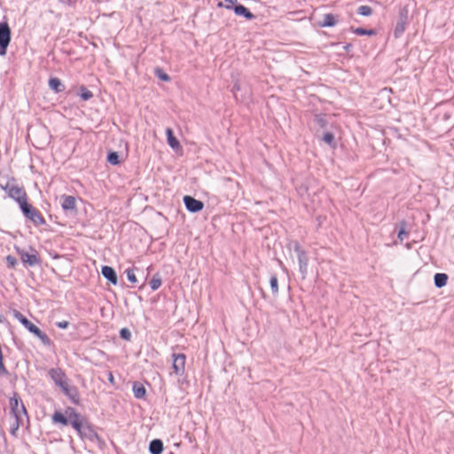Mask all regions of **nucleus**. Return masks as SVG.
Wrapping results in <instances>:
<instances>
[{"label": "nucleus", "instance_id": "40", "mask_svg": "<svg viewBox=\"0 0 454 454\" xmlns=\"http://www.w3.org/2000/svg\"><path fill=\"white\" fill-rule=\"evenodd\" d=\"M106 375H107V380L109 381V383L113 386L115 385V380H114V374L111 371H107L106 372Z\"/></svg>", "mask_w": 454, "mask_h": 454}, {"label": "nucleus", "instance_id": "45", "mask_svg": "<svg viewBox=\"0 0 454 454\" xmlns=\"http://www.w3.org/2000/svg\"><path fill=\"white\" fill-rule=\"evenodd\" d=\"M217 6H218V7H223V3H222V2H219V3H218V4H217Z\"/></svg>", "mask_w": 454, "mask_h": 454}, {"label": "nucleus", "instance_id": "32", "mask_svg": "<svg viewBox=\"0 0 454 454\" xmlns=\"http://www.w3.org/2000/svg\"><path fill=\"white\" fill-rule=\"evenodd\" d=\"M314 121L320 128H326L328 122L325 114H316L314 116Z\"/></svg>", "mask_w": 454, "mask_h": 454}, {"label": "nucleus", "instance_id": "37", "mask_svg": "<svg viewBox=\"0 0 454 454\" xmlns=\"http://www.w3.org/2000/svg\"><path fill=\"white\" fill-rule=\"evenodd\" d=\"M308 265L309 264H299V270H300V273L301 274V278L302 279H305L306 277H307Z\"/></svg>", "mask_w": 454, "mask_h": 454}, {"label": "nucleus", "instance_id": "17", "mask_svg": "<svg viewBox=\"0 0 454 454\" xmlns=\"http://www.w3.org/2000/svg\"><path fill=\"white\" fill-rule=\"evenodd\" d=\"M166 137L168 145L175 151L181 150L182 146L180 145L179 140L174 134V131L171 128L166 129Z\"/></svg>", "mask_w": 454, "mask_h": 454}, {"label": "nucleus", "instance_id": "47", "mask_svg": "<svg viewBox=\"0 0 454 454\" xmlns=\"http://www.w3.org/2000/svg\"><path fill=\"white\" fill-rule=\"evenodd\" d=\"M144 286H145V282L139 286V289H142Z\"/></svg>", "mask_w": 454, "mask_h": 454}, {"label": "nucleus", "instance_id": "34", "mask_svg": "<svg viewBox=\"0 0 454 454\" xmlns=\"http://www.w3.org/2000/svg\"><path fill=\"white\" fill-rule=\"evenodd\" d=\"M120 338L126 341H130L131 340V332L129 328L123 327L120 330Z\"/></svg>", "mask_w": 454, "mask_h": 454}, {"label": "nucleus", "instance_id": "22", "mask_svg": "<svg viewBox=\"0 0 454 454\" xmlns=\"http://www.w3.org/2000/svg\"><path fill=\"white\" fill-rule=\"evenodd\" d=\"M150 454H161L164 450L163 442L160 439H153L149 442Z\"/></svg>", "mask_w": 454, "mask_h": 454}, {"label": "nucleus", "instance_id": "5", "mask_svg": "<svg viewBox=\"0 0 454 454\" xmlns=\"http://www.w3.org/2000/svg\"><path fill=\"white\" fill-rule=\"evenodd\" d=\"M27 251L20 247L15 246L16 253L20 255L21 262L27 267H34L40 264V257L38 252L32 247Z\"/></svg>", "mask_w": 454, "mask_h": 454}, {"label": "nucleus", "instance_id": "10", "mask_svg": "<svg viewBox=\"0 0 454 454\" xmlns=\"http://www.w3.org/2000/svg\"><path fill=\"white\" fill-rule=\"evenodd\" d=\"M183 201L187 211L193 214L200 212L205 206L203 201L197 200L190 195H184Z\"/></svg>", "mask_w": 454, "mask_h": 454}, {"label": "nucleus", "instance_id": "38", "mask_svg": "<svg viewBox=\"0 0 454 454\" xmlns=\"http://www.w3.org/2000/svg\"><path fill=\"white\" fill-rule=\"evenodd\" d=\"M240 90H241V86H240V84H239L238 82H236L233 84V86H232V88H231V91L233 93V95H234V97H235V98H236L237 100L239 99V98H238V94H237V93H238V91H240Z\"/></svg>", "mask_w": 454, "mask_h": 454}, {"label": "nucleus", "instance_id": "23", "mask_svg": "<svg viewBox=\"0 0 454 454\" xmlns=\"http://www.w3.org/2000/svg\"><path fill=\"white\" fill-rule=\"evenodd\" d=\"M449 276L446 273H435L434 276V284L437 288H442L447 285Z\"/></svg>", "mask_w": 454, "mask_h": 454}, {"label": "nucleus", "instance_id": "46", "mask_svg": "<svg viewBox=\"0 0 454 454\" xmlns=\"http://www.w3.org/2000/svg\"><path fill=\"white\" fill-rule=\"evenodd\" d=\"M391 130H393L394 132L397 133L398 132V129L396 128H393L391 129Z\"/></svg>", "mask_w": 454, "mask_h": 454}, {"label": "nucleus", "instance_id": "43", "mask_svg": "<svg viewBox=\"0 0 454 454\" xmlns=\"http://www.w3.org/2000/svg\"><path fill=\"white\" fill-rule=\"evenodd\" d=\"M353 48V45L351 43H347L346 45L343 46V49L348 52L351 49Z\"/></svg>", "mask_w": 454, "mask_h": 454}, {"label": "nucleus", "instance_id": "11", "mask_svg": "<svg viewBox=\"0 0 454 454\" xmlns=\"http://www.w3.org/2000/svg\"><path fill=\"white\" fill-rule=\"evenodd\" d=\"M172 369L176 375H183L185 370L186 356L183 353L172 354Z\"/></svg>", "mask_w": 454, "mask_h": 454}, {"label": "nucleus", "instance_id": "30", "mask_svg": "<svg viewBox=\"0 0 454 454\" xmlns=\"http://www.w3.org/2000/svg\"><path fill=\"white\" fill-rule=\"evenodd\" d=\"M270 286L272 292V294L274 296H277L278 294V280L277 274H271L270 278Z\"/></svg>", "mask_w": 454, "mask_h": 454}, {"label": "nucleus", "instance_id": "13", "mask_svg": "<svg viewBox=\"0 0 454 454\" xmlns=\"http://www.w3.org/2000/svg\"><path fill=\"white\" fill-rule=\"evenodd\" d=\"M48 375L59 387H61L67 382L65 372L59 367L50 369Z\"/></svg>", "mask_w": 454, "mask_h": 454}, {"label": "nucleus", "instance_id": "29", "mask_svg": "<svg viewBox=\"0 0 454 454\" xmlns=\"http://www.w3.org/2000/svg\"><path fill=\"white\" fill-rule=\"evenodd\" d=\"M154 74L159 80L162 82H169L171 80V77L161 67H159L154 68Z\"/></svg>", "mask_w": 454, "mask_h": 454}, {"label": "nucleus", "instance_id": "3", "mask_svg": "<svg viewBox=\"0 0 454 454\" xmlns=\"http://www.w3.org/2000/svg\"><path fill=\"white\" fill-rule=\"evenodd\" d=\"M15 182V178L12 177L11 182L7 181L4 184L0 183V188L4 190L11 199L17 202L19 207H20L28 201V197L25 188L14 184Z\"/></svg>", "mask_w": 454, "mask_h": 454}, {"label": "nucleus", "instance_id": "27", "mask_svg": "<svg viewBox=\"0 0 454 454\" xmlns=\"http://www.w3.org/2000/svg\"><path fill=\"white\" fill-rule=\"evenodd\" d=\"M107 162L113 166H117L121 163L120 154L115 151H109L106 157Z\"/></svg>", "mask_w": 454, "mask_h": 454}, {"label": "nucleus", "instance_id": "39", "mask_svg": "<svg viewBox=\"0 0 454 454\" xmlns=\"http://www.w3.org/2000/svg\"><path fill=\"white\" fill-rule=\"evenodd\" d=\"M70 323L67 320L58 321L55 323V325L60 329H67L69 326Z\"/></svg>", "mask_w": 454, "mask_h": 454}, {"label": "nucleus", "instance_id": "20", "mask_svg": "<svg viewBox=\"0 0 454 454\" xmlns=\"http://www.w3.org/2000/svg\"><path fill=\"white\" fill-rule=\"evenodd\" d=\"M408 223L405 220H401L395 228V231H397V239L400 242H403L404 239H406L409 235V231H407Z\"/></svg>", "mask_w": 454, "mask_h": 454}, {"label": "nucleus", "instance_id": "33", "mask_svg": "<svg viewBox=\"0 0 454 454\" xmlns=\"http://www.w3.org/2000/svg\"><path fill=\"white\" fill-rule=\"evenodd\" d=\"M136 270H137L136 268ZM135 269L134 268H129L125 270V273L127 275L128 280L132 284H137L138 282L137 276L135 274Z\"/></svg>", "mask_w": 454, "mask_h": 454}, {"label": "nucleus", "instance_id": "15", "mask_svg": "<svg viewBox=\"0 0 454 454\" xmlns=\"http://www.w3.org/2000/svg\"><path fill=\"white\" fill-rule=\"evenodd\" d=\"M289 249H294V251L297 254L298 262L299 264H309V256L305 250H303L300 245V243L296 240H292L288 244Z\"/></svg>", "mask_w": 454, "mask_h": 454}, {"label": "nucleus", "instance_id": "12", "mask_svg": "<svg viewBox=\"0 0 454 454\" xmlns=\"http://www.w3.org/2000/svg\"><path fill=\"white\" fill-rule=\"evenodd\" d=\"M224 7L228 10H233L234 13L237 16H240L245 18L247 20H252L255 18L254 14L251 12V11L246 7L242 4H236V5H224Z\"/></svg>", "mask_w": 454, "mask_h": 454}, {"label": "nucleus", "instance_id": "7", "mask_svg": "<svg viewBox=\"0 0 454 454\" xmlns=\"http://www.w3.org/2000/svg\"><path fill=\"white\" fill-rule=\"evenodd\" d=\"M12 40V30L7 21L0 22V56H5Z\"/></svg>", "mask_w": 454, "mask_h": 454}, {"label": "nucleus", "instance_id": "6", "mask_svg": "<svg viewBox=\"0 0 454 454\" xmlns=\"http://www.w3.org/2000/svg\"><path fill=\"white\" fill-rule=\"evenodd\" d=\"M9 404L11 409V414L17 419H22L24 415L28 420V414L25 404L23 403L19 393L13 392V395L9 399Z\"/></svg>", "mask_w": 454, "mask_h": 454}, {"label": "nucleus", "instance_id": "42", "mask_svg": "<svg viewBox=\"0 0 454 454\" xmlns=\"http://www.w3.org/2000/svg\"><path fill=\"white\" fill-rule=\"evenodd\" d=\"M226 4L225 5H236L238 4L237 0H224Z\"/></svg>", "mask_w": 454, "mask_h": 454}, {"label": "nucleus", "instance_id": "19", "mask_svg": "<svg viewBox=\"0 0 454 454\" xmlns=\"http://www.w3.org/2000/svg\"><path fill=\"white\" fill-rule=\"evenodd\" d=\"M49 88L53 90L55 93L63 92L66 90V86L62 82V81L58 77H50L48 81Z\"/></svg>", "mask_w": 454, "mask_h": 454}, {"label": "nucleus", "instance_id": "26", "mask_svg": "<svg viewBox=\"0 0 454 454\" xmlns=\"http://www.w3.org/2000/svg\"><path fill=\"white\" fill-rule=\"evenodd\" d=\"M322 140L331 148L335 149L338 145L333 133L326 131L323 134Z\"/></svg>", "mask_w": 454, "mask_h": 454}, {"label": "nucleus", "instance_id": "21", "mask_svg": "<svg viewBox=\"0 0 454 454\" xmlns=\"http://www.w3.org/2000/svg\"><path fill=\"white\" fill-rule=\"evenodd\" d=\"M132 392L137 399H145L146 397V389L145 386L139 381L133 382Z\"/></svg>", "mask_w": 454, "mask_h": 454}, {"label": "nucleus", "instance_id": "2", "mask_svg": "<svg viewBox=\"0 0 454 454\" xmlns=\"http://www.w3.org/2000/svg\"><path fill=\"white\" fill-rule=\"evenodd\" d=\"M13 317L32 334L37 337L44 346L50 347L52 344L49 336L38 326L28 320L21 312L13 309Z\"/></svg>", "mask_w": 454, "mask_h": 454}, {"label": "nucleus", "instance_id": "31", "mask_svg": "<svg viewBox=\"0 0 454 454\" xmlns=\"http://www.w3.org/2000/svg\"><path fill=\"white\" fill-rule=\"evenodd\" d=\"M356 12L359 15L368 17V16H371L372 14L373 10L369 5H361V6H359L357 8Z\"/></svg>", "mask_w": 454, "mask_h": 454}, {"label": "nucleus", "instance_id": "9", "mask_svg": "<svg viewBox=\"0 0 454 454\" xmlns=\"http://www.w3.org/2000/svg\"><path fill=\"white\" fill-rule=\"evenodd\" d=\"M61 207L65 213L74 215L77 214L76 200L72 195L63 194L60 196Z\"/></svg>", "mask_w": 454, "mask_h": 454}, {"label": "nucleus", "instance_id": "35", "mask_svg": "<svg viewBox=\"0 0 454 454\" xmlns=\"http://www.w3.org/2000/svg\"><path fill=\"white\" fill-rule=\"evenodd\" d=\"M6 264L9 269H14L16 265L18 264V261L16 257L13 255H7L6 256Z\"/></svg>", "mask_w": 454, "mask_h": 454}, {"label": "nucleus", "instance_id": "24", "mask_svg": "<svg viewBox=\"0 0 454 454\" xmlns=\"http://www.w3.org/2000/svg\"><path fill=\"white\" fill-rule=\"evenodd\" d=\"M76 94L82 101H89L93 98V93L83 84L78 87Z\"/></svg>", "mask_w": 454, "mask_h": 454}, {"label": "nucleus", "instance_id": "4", "mask_svg": "<svg viewBox=\"0 0 454 454\" xmlns=\"http://www.w3.org/2000/svg\"><path fill=\"white\" fill-rule=\"evenodd\" d=\"M24 217L30 221L35 226L46 224V221L41 212L28 201L20 207Z\"/></svg>", "mask_w": 454, "mask_h": 454}, {"label": "nucleus", "instance_id": "14", "mask_svg": "<svg viewBox=\"0 0 454 454\" xmlns=\"http://www.w3.org/2000/svg\"><path fill=\"white\" fill-rule=\"evenodd\" d=\"M60 389L64 393V395L68 397L72 403H80V393L76 386H69L68 383L67 382L64 386L60 387Z\"/></svg>", "mask_w": 454, "mask_h": 454}, {"label": "nucleus", "instance_id": "1", "mask_svg": "<svg viewBox=\"0 0 454 454\" xmlns=\"http://www.w3.org/2000/svg\"><path fill=\"white\" fill-rule=\"evenodd\" d=\"M51 422L60 427H67L70 424L81 439L86 438L90 442H96L100 448L106 445L104 439L94 430L88 419L71 406H67L64 413L56 410L51 415Z\"/></svg>", "mask_w": 454, "mask_h": 454}, {"label": "nucleus", "instance_id": "44", "mask_svg": "<svg viewBox=\"0 0 454 454\" xmlns=\"http://www.w3.org/2000/svg\"><path fill=\"white\" fill-rule=\"evenodd\" d=\"M261 293H262V298L265 299L266 298V294H265V293H264V291L262 289H261Z\"/></svg>", "mask_w": 454, "mask_h": 454}, {"label": "nucleus", "instance_id": "25", "mask_svg": "<svg viewBox=\"0 0 454 454\" xmlns=\"http://www.w3.org/2000/svg\"><path fill=\"white\" fill-rule=\"evenodd\" d=\"M350 30L353 33H355L356 35H359V36H364V35L372 36V35H375L377 34L376 29H373V28L367 29V28H364V27H351Z\"/></svg>", "mask_w": 454, "mask_h": 454}, {"label": "nucleus", "instance_id": "16", "mask_svg": "<svg viewBox=\"0 0 454 454\" xmlns=\"http://www.w3.org/2000/svg\"><path fill=\"white\" fill-rule=\"evenodd\" d=\"M102 276L112 285L118 284V276L115 270L112 266L103 265L101 267Z\"/></svg>", "mask_w": 454, "mask_h": 454}, {"label": "nucleus", "instance_id": "18", "mask_svg": "<svg viewBox=\"0 0 454 454\" xmlns=\"http://www.w3.org/2000/svg\"><path fill=\"white\" fill-rule=\"evenodd\" d=\"M337 21V16L333 13H326L323 15L322 20H319L317 25L321 27H334Z\"/></svg>", "mask_w": 454, "mask_h": 454}, {"label": "nucleus", "instance_id": "28", "mask_svg": "<svg viewBox=\"0 0 454 454\" xmlns=\"http://www.w3.org/2000/svg\"><path fill=\"white\" fill-rule=\"evenodd\" d=\"M162 284L161 276L160 273H156L153 276L152 279L149 282V286L153 291H156L160 288Z\"/></svg>", "mask_w": 454, "mask_h": 454}, {"label": "nucleus", "instance_id": "8", "mask_svg": "<svg viewBox=\"0 0 454 454\" xmlns=\"http://www.w3.org/2000/svg\"><path fill=\"white\" fill-rule=\"evenodd\" d=\"M409 23V8L404 5L400 8L398 20L394 29V36L399 38L405 31L406 25Z\"/></svg>", "mask_w": 454, "mask_h": 454}, {"label": "nucleus", "instance_id": "41", "mask_svg": "<svg viewBox=\"0 0 454 454\" xmlns=\"http://www.w3.org/2000/svg\"><path fill=\"white\" fill-rule=\"evenodd\" d=\"M0 324L10 325L9 321L3 315H0Z\"/></svg>", "mask_w": 454, "mask_h": 454}, {"label": "nucleus", "instance_id": "36", "mask_svg": "<svg viewBox=\"0 0 454 454\" xmlns=\"http://www.w3.org/2000/svg\"><path fill=\"white\" fill-rule=\"evenodd\" d=\"M23 425V419H15V423L11 427V434H15L16 431L19 429L20 426Z\"/></svg>", "mask_w": 454, "mask_h": 454}, {"label": "nucleus", "instance_id": "48", "mask_svg": "<svg viewBox=\"0 0 454 454\" xmlns=\"http://www.w3.org/2000/svg\"><path fill=\"white\" fill-rule=\"evenodd\" d=\"M406 247H407L408 248H411V247L410 244H406Z\"/></svg>", "mask_w": 454, "mask_h": 454}]
</instances>
